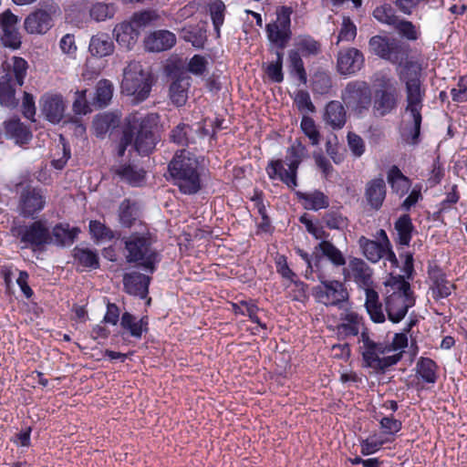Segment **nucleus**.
Returning <instances> with one entry per match:
<instances>
[{"label":"nucleus","mask_w":467,"mask_h":467,"mask_svg":"<svg viewBox=\"0 0 467 467\" xmlns=\"http://www.w3.org/2000/svg\"><path fill=\"white\" fill-rule=\"evenodd\" d=\"M400 258H404L402 266L403 275L391 276L388 285L391 286L393 292L387 296L385 299V310L389 319L392 323L400 322L408 313L409 308L415 305V297L410 283L406 280L410 279L414 272L413 254L410 252L400 253Z\"/></svg>","instance_id":"nucleus-1"},{"label":"nucleus","mask_w":467,"mask_h":467,"mask_svg":"<svg viewBox=\"0 0 467 467\" xmlns=\"http://www.w3.org/2000/svg\"><path fill=\"white\" fill-rule=\"evenodd\" d=\"M421 68L413 61H407L400 74V80L405 84L406 108L405 110L412 119V128L410 130V143L415 145L419 142L420 126L422 121L421 109L425 98L426 88L420 80Z\"/></svg>","instance_id":"nucleus-2"},{"label":"nucleus","mask_w":467,"mask_h":467,"mask_svg":"<svg viewBox=\"0 0 467 467\" xmlns=\"http://www.w3.org/2000/svg\"><path fill=\"white\" fill-rule=\"evenodd\" d=\"M122 254L127 264L133 265L148 274H153L161 260V253L153 246L149 234L134 233L121 238Z\"/></svg>","instance_id":"nucleus-3"},{"label":"nucleus","mask_w":467,"mask_h":467,"mask_svg":"<svg viewBox=\"0 0 467 467\" xmlns=\"http://www.w3.org/2000/svg\"><path fill=\"white\" fill-rule=\"evenodd\" d=\"M198 161L185 150L176 151L168 165V171L174 184L183 194H195L201 190V177Z\"/></svg>","instance_id":"nucleus-4"},{"label":"nucleus","mask_w":467,"mask_h":467,"mask_svg":"<svg viewBox=\"0 0 467 467\" xmlns=\"http://www.w3.org/2000/svg\"><path fill=\"white\" fill-rule=\"evenodd\" d=\"M306 154V148L302 144L301 140H296L292 146L287 149V169L282 160L271 161L267 167L266 172L270 179L280 180L288 188L294 190L297 186V170Z\"/></svg>","instance_id":"nucleus-5"},{"label":"nucleus","mask_w":467,"mask_h":467,"mask_svg":"<svg viewBox=\"0 0 467 467\" xmlns=\"http://www.w3.org/2000/svg\"><path fill=\"white\" fill-rule=\"evenodd\" d=\"M153 78L138 61H131L123 70L121 92L132 97V102L144 101L150 93Z\"/></svg>","instance_id":"nucleus-6"},{"label":"nucleus","mask_w":467,"mask_h":467,"mask_svg":"<svg viewBox=\"0 0 467 467\" xmlns=\"http://www.w3.org/2000/svg\"><path fill=\"white\" fill-rule=\"evenodd\" d=\"M11 235L23 244L22 248L41 251L52 244V235L46 222L37 220L26 223L14 221L10 228Z\"/></svg>","instance_id":"nucleus-7"},{"label":"nucleus","mask_w":467,"mask_h":467,"mask_svg":"<svg viewBox=\"0 0 467 467\" xmlns=\"http://www.w3.org/2000/svg\"><path fill=\"white\" fill-rule=\"evenodd\" d=\"M342 102L357 119H364L372 106V91L368 82L352 80L341 91Z\"/></svg>","instance_id":"nucleus-8"},{"label":"nucleus","mask_w":467,"mask_h":467,"mask_svg":"<svg viewBox=\"0 0 467 467\" xmlns=\"http://www.w3.org/2000/svg\"><path fill=\"white\" fill-rule=\"evenodd\" d=\"M127 126L133 134V148L138 153L148 155L157 143V136L152 129V119L149 116H142L139 112L130 113L127 119Z\"/></svg>","instance_id":"nucleus-9"},{"label":"nucleus","mask_w":467,"mask_h":467,"mask_svg":"<svg viewBox=\"0 0 467 467\" xmlns=\"http://www.w3.org/2000/svg\"><path fill=\"white\" fill-rule=\"evenodd\" d=\"M313 296L319 304L343 308L348 302L349 295L346 285L338 280H322L313 288Z\"/></svg>","instance_id":"nucleus-10"},{"label":"nucleus","mask_w":467,"mask_h":467,"mask_svg":"<svg viewBox=\"0 0 467 467\" xmlns=\"http://www.w3.org/2000/svg\"><path fill=\"white\" fill-rule=\"evenodd\" d=\"M60 14V8L53 0L43 3L42 8L36 9L25 19V29L29 34H46L52 26V16Z\"/></svg>","instance_id":"nucleus-11"},{"label":"nucleus","mask_w":467,"mask_h":467,"mask_svg":"<svg viewBox=\"0 0 467 467\" xmlns=\"http://www.w3.org/2000/svg\"><path fill=\"white\" fill-rule=\"evenodd\" d=\"M45 205L46 196L42 189L28 185L22 190L18 202V212L21 216L34 219Z\"/></svg>","instance_id":"nucleus-12"},{"label":"nucleus","mask_w":467,"mask_h":467,"mask_svg":"<svg viewBox=\"0 0 467 467\" xmlns=\"http://www.w3.org/2000/svg\"><path fill=\"white\" fill-rule=\"evenodd\" d=\"M359 341L362 343V360L364 367L370 368L378 371L380 355L391 352V348L384 343L375 342L369 337L367 328L361 330Z\"/></svg>","instance_id":"nucleus-13"},{"label":"nucleus","mask_w":467,"mask_h":467,"mask_svg":"<svg viewBox=\"0 0 467 467\" xmlns=\"http://www.w3.org/2000/svg\"><path fill=\"white\" fill-rule=\"evenodd\" d=\"M363 54L355 47L342 49L337 54V67L340 75H354L364 65Z\"/></svg>","instance_id":"nucleus-14"},{"label":"nucleus","mask_w":467,"mask_h":467,"mask_svg":"<svg viewBox=\"0 0 467 467\" xmlns=\"http://www.w3.org/2000/svg\"><path fill=\"white\" fill-rule=\"evenodd\" d=\"M399 105V91L375 90L371 112L375 118H383L394 112Z\"/></svg>","instance_id":"nucleus-15"},{"label":"nucleus","mask_w":467,"mask_h":467,"mask_svg":"<svg viewBox=\"0 0 467 467\" xmlns=\"http://www.w3.org/2000/svg\"><path fill=\"white\" fill-rule=\"evenodd\" d=\"M345 279L352 278L359 287L371 286L373 284V271L368 265L360 258H352L348 263V268H344Z\"/></svg>","instance_id":"nucleus-16"},{"label":"nucleus","mask_w":467,"mask_h":467,"mask_svg":"<svg viewBox=\"0 0 467 467\" xmlns=\"http://www.w3.org/2000/svg\"><path fill=\"white\" fill-rule=\"evenodd\" d=\"M41 110L46 119L51 123L61 121L65 112V103L61 95L45 94L40 99Z\"/></svg>","instance_id":"nucleus-17"},{"label":"nucleus","mask_w":467,"mask_h":467,"mask_svg":"<svg viewBox=\"0 0 467 467\" xmlns=\"http://www.w3.org/2000/svg\"><path fill=\"white\" fill-rule=\"evenodd\" d=\"M150 276L140 272L126 273L123 275V286L126 293L145 298L149 293Z\"/></svg>","instance_id":"nucleus-18"},{"label":"nucleus","mask_w":467,"mask_h":467,"mask_svg":"<svg viewBox=\"0 0 467 467\" xmlns=\"http://www.w3.org/2000/svg\"><path fill=\"white\" fill-rule=\"evenodd\" d=\"M344 105L338 100H331L325 106L323 121L334 130L343 129L347 123V110Z\"/></svg>","instance_id":"nucleus-19"},{"label":"nucleus","mask_w":467,"mask_h":467,"mask_svg":"<svg viewBox=\"0 0 467 467\" xmlns=\"http://www.w3.org/2000/svg\"><path fill=\"white\" fill-rule=\"evenodd\" d=\"M176 43L175 35L169 30H157L144 39L145 49L150 52H162L171 48Z\"/></svg>","instance_id":"nucleus-20"},{"label":"nucleus","mask_w":467,"mask_h":467,"mask_svg":"<svg viewBox=\"0 0 467 467\" xmlns=\"http://www.w3.org/2000/svg\"><path fill=\"white\" fill-rule=\"evenodd\" d=\"M121 328L135 339H140L149 331V317L143 316L138 318L130 312H124L120 317Z\"/></svg>","instance_id":"nucleus-21"},{"label":"nucleus","mask_w":467,"mask_h":467,"mask_svg":"<svg viewBox=\"0 0 467 467\" xmlns=\"http://www.w3.org/2000/svg\"><path fill=\"white\" fill-rule=\"evenodd\" d=\"M113 173L118 176L120 181L130 184L132 187H140L145 182L146 171L130 163H121L116 165L112 169Z\"/></svg>","instance_id":"nucleus-22"},{"label":"nucleus","mask_w":467,"mask_h":467,"mask_svg":"<svg viewBox=\"0 0 467 467\" xmlns=\"http://www.w3.org/2000/svg\"><path fill=\"white\" fill-rule=\"evenodd\" d=\"M173 81L170 86V98L178 107L183 106L188 99L191 78L185 72L174 73Z\"/></svg>","instance_id":"nucleus-23"},{"label":"nucleus","mask_w":467,"mask_h":467,"mask_svg":"<svg viewBox=\"0 0 467 467\" xmlns=\"http://www.w3.org/2000/svg\"><path fill=\"white\" fill-rule=\"evenodd\" d=\"M365 198L373 210H379L386 198V183L379 177L368 181L365 187Z\"/></svg>","instance_id":"nucleus-24"},{"label":"nucleus","mask_w":467,"mask_h":467,"mask_svg":"<svg viewBox=\"0 0 467 467\" xmlns=\"http://www.w3.org/2000/svg\"><path fill=\"white\" fill-rule=\"evenodd\" d=\"M370 50L379 57L395 63L398 60V46L387 37L374 36L369 39Z\"/></svg>","instance_id":"nucleus-25"},{"label":"nucleus","mask_w":467,"mask_h":467,"mask_svg":"<svg viewBox=\"0 0 467 467\" xmlns=\"http://www.w3.org/2000/svg\"><path fill=\"white\" fill-rule=\"evenodd\" d=\"M140 34L129 21L117 25L113 30L118 44L129 50L133 48Z\"/></svg>","instance_id":"nucleus-26"},{"label":"nucleus","mask_w":467,"mask_h":467,"mask_svg":"<svg viewBox=\"0 0 467 467\" xmlns=\"http://www.w3.org/2000/svg\"><path fill=\"white\" fill-rule=\"evenodd\" d=\"M15 82L11 74H5L0 78V105L8 109H16L19 99L16 96Z\"/></svg>","instance_id":"nucleus-27"},{"label":"nucleus","mask_w":467,"mask_h":467,"mask_svg":"<svg viewBox=\"0 0 467 467\" xmlns=\"http://www.w3.org/2000/svg\"><path fill=\"white\" fill-rule=\"evenodd\" d=\"M4 129L5 136L14 140L17 144L27 143L32 138L29 129L19 119H11L5 121Z\"/></svg>","instance_id":"nucleus-28"},{"label":"nucleus","mask_w":467,"mask_h":467,"mask_svg":"<svg viewBox=\"0 0 467 467\" xmlns=\"http://www.w3.org/2000/svg\"><path fill=\"white\" fill-rule=\"evenodd\" d=\"M340 319L343 323L337 326L338 331L345 335L348 336H358L359 334L360 328L363 327V318L358 313L346 309L345 312L340 314Z\"/></svg>","instance_id":"nucleus-29"},{"label":"nucleus","mask_w":467,"mask_h":467,"mask_svg":"<svg viewBox=\"0 0 467 467\" xmlns=\"http://www.w3.org/2000/svg\"><path fill=\"white\" fill-rule=\"evenodd\" d=\"M5 74H11L12 81L16 86H23L27 73L28 64L26 59L20 57H13L11 61L3 65Z\"/></svg>","instance_id":"nucleus-30"},{"label":"nucleus","mask_w":467,"mask_h":467,"mask_svg":"<svg viewBox=\"0 0 467 467\" xmlns=\"http://www.w3.org/2000/svg\"><path fill=\"white\" fill-rule=\"evenodd\" d=\"M387 179L392 191L400 196L405 195L411 186L410 180L396 165L389 170Z\"/></svg>","instance_id":"nucleus-31"},{"label":"nucleus","mask_w":467,"mask_h":467,"mask_svg":"<svg viewBox=\"0 0 467 467\" xmlns=\"http://www.w3.org/2000/svg\"><path fill=\"white\" fill-rule=\"evenodd\" d=\"M296 195L301 201H304V207L307 210L318 211L326 209L329 205V199L320 191L312 192H296Z\"/></svg>","instance_id":"nucleus-32"},{"label":"nucleus","mask_w":467,"mask_h":467,"mask_svg":"<svg viewBox=\"0 0 467 467\" xmlns=\"http://www.w3.org/2000/svg\"><path fill=\"white\" fill-rule=\"evenodd\" d=\"M358 244L364 256L371 263H378L385 255L387 247L379 242L361 236Z\"/></svg>","instance_id":"nucleus-33"},{"label":"nucleus","mask_w":467,"mask_h":467,"mask_svg":"<svg viewBox=\"0 0 467 467\" xmlns=\"http://www.w3.org/2000/svg\"><path fill=\"white\" fill-rule=\"evenodd\" d=\"M397 232L396 242L400 246H408L412 237L414 225L409 214H403L394 223Z\"/></svg>","instance_id":"nucleus-34"},{"label":"nucleus","mask_w":467,"mask_h":467,"mask_svg":"<svg viewBox=\"0 0 467 467\" xmlns=\"http://www.w3.org/2000/svg\"><path fill=\"white\" fill-rule=\"evenodd\" d=\"M88 49L93 56L103 57L113 53L114 44L109 35L100 34L91 37Z\"/></svg>","instance_id":"nucleus-35"},{"label":"nucleus","mask_w":467,"mask_h":467,"mask_svg":"<svg viewBox=\"0 0 467 467\" xmlns=\"http://www.w3.org/2000/svg\"><path fill=\"white\" fill-rule=\"evenodd\" d=\"M438 365L430 358H420L416 363V374L426 383L434 384L438 379Z\"/></svg>","instance_id":"nucleus-36"},{"label":"nucleus","mask_w":467,"mask_h":467,"mask_svg":"<svg viewBox=\"0 0 467 467\" xmlns=\"http://www.w3.org/2000/svg\"><path fill=\"white\" fill-rule=\"evenodd\" d=\"M77 232V228L70 229L68 224L58 223L50 231L52 244L58 246L70 245L74 243Z\"/></svg>","instance_id":"nucleus-37"},{"label":"nucleus","mask_w":467,"mask_h":467,"mask_svg":"<svg viewBox=\"0 0 467 467\" xmlns=\"http://www.w3.org/2000/svg\"><path fill=\"white\" fill-rule=\"evenodd\" d=\"M335 267L346 265V258L342 252L329 241H321L316 247Z\"/></svg>","instance_id":"nucleus-38"},{"label":"nucleus","mask_w":467,"mask_h":467,"mask_svg":"<svg viewBox=\"0 0 467 467\" xmlns=\"http://www.w3.org/2000/svg\"><path fill=\"white\" fill-rule=\"evenodd\" d=\"M73 253L75 260L80 265L90 269H98L99 267V257L97 251L77 246L74 248Z\"/></svg>","instance_id":"nucleus-39"},{"label":"nucleus","mask_w":467,"mask_h":467,"mask_svg":"<svg viewBox=\"0 0 467 467\" xmlns=\"http://www.w3.org/2000/svg\"><path fill=\"white\" fill-rule=\"evenodd\" d=\"M267 37L270 42L283 49L291 39L292 32L282 29L274 23H269L265 26Z\"/></svg>","instance_id":"nucleus-40"},{"label":"nucleus","mask_w":467,"mask_h":467,"mask_svg":"<svg viewBox=\"0 0 467 467\" xmlns=\"http://www.w3.org/2000/svg\"><path fill=\"white\" fill-rule=\"evenodd\" d=\"M159 18L160 16L156 10L147 9L134 13L129 22L140 33L141 29L151 26Z\"/></svg>","instance_id":"nucleus-41"},{"label":"nucleus","mask_w":467,"mask_h":467,"mask_svg":"<svg viewBox=\"0 0 467 467\" xmlns=\"http://www.w3.org/2000/svg\"><path fill=\"white\" fill-rule=\"evenodd\" d=\"M138 217V211L135 202L129 199L121 202L119 208V219L123 227L130 228L133 225Z\"/></svg>","instance_id":"nucleus-42"},{"label":"nucleus","mask_w":467,"mask_h":467,"mask_svg":"<svg viewBox=\"0 0 467 467\" xmlns=\"http://www.w3.org/2000/svg\"><path fill=\"white\" fill-rule=\"evenodd\" d=\"M112 94L113 86L111 82L107 79H102L97 84L95 98L92 104L98 108H104L111 100Z\"/></svg>","instance_id":"nucleus-43"},{"label":"nucleus","mask_w":467,"mask_h":467,"mask_svg":"<svg viewBox=\"0 0 467 467\" xmlns=\"http://www.w3.org/2000/svg\"><path fill=\"white\" fill-rule=\"evenodd\" d=\"M171 140L182 146L193 142V129L189 124L180 123L171 131Z\"/></svg>","instance_id":"nucleus-44"},{"label":"nucleus","mask_w":467,"mask_h":467,"mask_svg":"<svg viewBox=\"0 0 467 467\" xmlns=\"http://www.w3.org/2000/svg\"><path fill=\"white\" fill-rule=\"evenodd\" d=\"M212 22L217 37L220 36V29L224 22L225 5L222 0H214L208 5Z\"/></svg>","instance_id":"nucleus-45"},{"label":"nucleus","mask_w":467,"mask_h":467,"mask_svg":"<svg viewBox=\"0 0 467 467\" xmlns=\"http://www.w3.org/2000/svg\"><path fill=\"white\" fill-rule=\"evenodd\" d=\"M312 91L316 94L326 95L332 88V79L328 73L317 71L312 78Z\"/></svg>","instance_id":"nucleus-46"},{"label":"nucleus","mask_w":467,"mask_h":467,"mask_svg":"<svg viewBox=\"0 0 467 467\" xmlns=\"http://www.w3.org/2000/svg\"><path fill=\"white\" fill-rule=\"evenodd\" d=\"M288 62L290 72L296 74L300 82L306 84L307 81V76L299 52L290 50L288 53Z\"/></svg>","instance_id":"nucleus-47"},{"label":"nucleus","mask_w":467,"mask_h":467,"mask_svg":"<svg viewBox=\"0 0 467 467\" xmlns=\"http://www.w3.org/2000/svg\"><path fill=\"white\" fill-rule=\"evenodd\" d=\"M296 46V51L304 56H317L320 52V44L310 36H298Z\"/></svg>","instance_id":"nucleus-48"},{"label":"nucleus","mask_w":467,"mask_h":467,"mask_svg":"<svg viewBox=\"0 0 467 467\" xmlns=\"http://www.w3.org/2000/svg\"><path fill=\"white\" fill-rule=\"evenodd\" d=\"M300 128L313 146L320 143L321 134L312 118L304 115L301 119Z\"/></svg>","instance_id":"nucleus-49"},{"label":"nucleus","mask_w":467,"mask_h":467,"mask_svg":"<svg viewBox=\"0 0 467 467\" xmlns=\"http://www.w3.org/2000/svg\"><path fill=\"white\" fill-rule=\"evenodd\" d=\"M323 222L329 229L343 231L348 225V220L339 211H328L323 216Z\"/></svg>","instance_id":"nucleus-50"},{"label":"nucleus","mask_w":467,"mask_h":467,"mask_svg":"<svg viewBox=\"0 0 467 467\" xmlns=\"http://www.w3.org/2000/svg\"><path fill=\"white\" fill-rule=\"evenodd\" d=\"M114 14L115 9L113 5L105 3H96L92 5L89 9L90 17L97 22H101L111 18L113 17Z\"/></svg>","instance_id":"nucleus-51"},{"label":"nucleus","mask_w":467,"mask_h":467,"mask_svg":"<svg viewBox=\"0 0 467 467\" xmlns=\"http://www.w3.org/2000/svg\"><path fill=\"white\" fill-rule=\"evenodd\" d=\"M373 16L379 22L392 26H394L399 20L394 9L389 5H383L376 7L373 11Z\"/></svg>","instance_id":"nucleus-52"},{"label":"nucleus","mask_w":467,"mask_h":467,"mask_svg":"<svg viewBox=\"0 0 467 467\" xmlns=\"http://www.w3.org/2000/svg\"><path fill=\"white\" fill-rule=\"evenodd\" d=\"M460 199V194L458 192V186L453 184L451 188V191L446 194V198L440 202L438 205L439 209L436 213H434V219L440 220L441 216L443 213L448 212L452 205L456 204Z\"/></svg>","instance_id":"nucleus-53"},{"label":"nucleus","mask_w":467,"mask_h":467,"mask_svg":"<svg viewBox=\"0 0 467 467\" xmlns=\"http://www.w3.org/2000/svg\"><path fill=\"white\" fill-rule=\"evenodd\" d=\"M1 41L4 47L18 49L21 47V36L17 26L2 30Z\"/></svg>","instance_id":"nucleus-54"},{"label":"nucleus","mask_w":467,"mask_h":467,"mask_svg":"<svg viewBox=\"0 0 467 467\" xmlns=\"http://www.w3.org/2000/svg\"><path fill=\"white\" fill-rule=\"evenodd\" d=\"M89 232L93 238L96 240H112L114 238L113 231L106 226L104 223L99 221H90L89 223Z\"/></svg>","instance_id":"nucleus-55"},{"label":"nucleus","mask_w":467,"mask_h":467,"mask_svg":"<svg viewBox=\"0 0 467 467\" xmlns=\"http://www.w3.org/2000/svg\"><path fill=\"white\" fill-rule=\"evenodd\" d=\"M357 36V26L348 16H344L341 28L337 36V44L340 41L350 42L355 39Z\"/></svg>","instance_id":"nucleus-56"},{"label":"nucleus","mask_w":467,"mask_h":467,"mask_svg":"<svg viewBox=\"0 0 467 467\" xmlns=\"http://www.w3.org/2000/svg\"><path fill=\"white\" fill-rule=\"evenodd\" d=\"M374 81L377 86L375 90L398 91L397 83L394 78L384 71L377 72L374 75Z\"/></svg>","instance_id":"nucleus-57"},{"label":"nucleus","mask_w":467,"mask_h":467,"mask_svg":"<svg viewBox=\"0 0 467 467\" xmlns=\"http://www.w3.org/2000/svg\"><path fill=\"white\" fill-rule=\"evenodd\" d=\"M294 101L300 112H310L316 111V107L313 104L310 95L306 90H297L295 95Z\"/></svg>","instance_id":"nucleus-58"},{"label":"nucleus","mask_w":467,"mask_h":467,"mask_svg":"<svg viewBox=\"0 0 467 467\" xmlns=\"http://www.w3.org/2000/svg\"><path fill=\"white\" fill-rule=\"evenodd\" d=\"M208 60L205 57L202 55H194L187 64V72L200 77L206 72Z\"/></svg>","instance_id":"nucleus-59"},{"label":"nucleus","mask_w":467,"mask_h":467,"mask_svg":"<svg viewBox=\"0 0 467 467\" xmlns=\"http://www.w3.org/2000/svg\"><path fill=\"white\" fill-rule=\"evenodd\" d=\"M394 27L398 30L400 35L408 40L414 41L419 38L420 33L410 21L399 19Z\"/></svg>","instance_id":"nucleus-60"},{"label":"nucleus","mask_w":467,"mask_h":467,"mask_svg":"<svg viewBox=\"0 0 467 467\" xmlns=\"http://www.w3.org/2000/svg\"><path fill=\"white\" fill-rule=\"evenodd\" d=\"M184 39L191 42L193 47L201 48L206 41V32L199 27L185 29Z\"/></svg>","instance_id":"nucleus-61"},{"label":"nucleus","mask_w":467,"mask_h":467,"mask_svg":"<svg viewBox=\"0 0 467 467\" xmlns=\"http://www.w3.org/2000/svg\"><path fill=\"white\" fill-rule=\"evenodd\" d=\"M452 288L453 285L443 276H440L434 280L432 292L435 298H445L451 295Z\"/></svg>","instance_id":"nucleus-62"},{"label":"nucleus","mask_w":467,"mask_h":467,"mask_svg":"<svg viewBox=\"0 0 467 467\" xmlns=\"http://www.w3.org/2000/svg\"><path fill=\"white\" fill-rule=\"evenodd\" d=\"M293 10L289 6L283 5L276 11V21L273 22L282 29L291 31V15Z\"/></svg>","instance_id":"nucleus-63"},{"label":"nucleus","mask_w":467,"mask_h":467,"mask_svg":"<svg viewBox=\"0 0 467 467\" xmlns=\"http://www.w3.org/2000/svg\"><path fill=\"white\" fill-rule=\"evenodd\" d=\"M347 139L348 145L352 154L358 158L362 156L365 152V142L363 139L359 135L351 131L348 133Z\"/></svg>","instance_id":"nucleus-64"}]
</instances>
